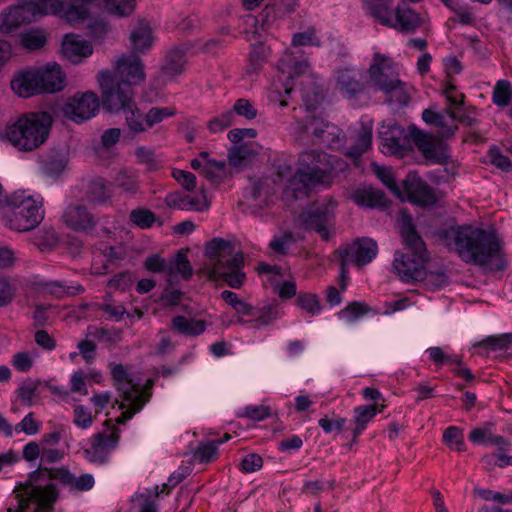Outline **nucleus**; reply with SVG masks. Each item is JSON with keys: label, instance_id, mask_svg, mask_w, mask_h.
<instances>
[{"label": "nucleus", "instance_id": "34", "mask_svg": "<svg viewBox=\"0 0 512 512\" xmlns=\"http://www.w3.org/2000/svg\"><path fill=\"white\" fill-rule=\"evenodd\" d=\"M191 48V44H183L172 49L166 56V63L163 67L164 73L171 77L181 74L186 64V54Z\"/></svg>", "mask_w": 512, "mask_h": 512}, {"label": "nucleus", "instance_id": "5", "mask_svg": "<svg viewBox=\"0 0 512 512\" xmlns=\"http://www.w3.org/2000/svg\"><path fill=\"white\" fill-rule=\"evenodd\" d=\"M64 456L65 451L59 448L38 451L39 464L34 470V512H54L59 496V490L53 482L56 480L54 472L60 467L48 465L61 462Z\"/></svg>", "mask_w": 512, "mask_h": 512}, {"label": "nucleus", "instance_id": "4", "mask_svg": "<svg viewBox=\"0 0 512 512\" xmlns=\"http://www.w3.org/2000/svg\"><path fill=\"white\" fill-rule=\"evenodd\" d=\"M206 255L209 258L206 268L211 280L221 278L234 289L244 284L246 275L243 272V254L236 252L231 242L214 238L206 246Z\"/></svg>", "mask_w": 512, "mask_h": 512}, {"label": "nucleus", "instance_id": "24", "mask_svg": "<svg viewBox=\"0 0 512 512\" xmlns=\"http://www.w3.org/2000/svg\"><path fill=\"white\" fill-rule=\"evenodd\" d=\"M335 88L345 98H353L364 89L363 75L361 71L344 67L335 73Z\"/></svg>", "mask_w": 512, "mask_h": 512}, {"label": "nucleus", "instance_id": "2", "mask_svg": "<svg viewBox=\"0 0 512 512\" xmlns=\"http://www.w3.org/2000/svg\"><path fill=\"white\" fill-rule=\"evenodd\" d=\"M346 163L335 155L316 150L300 154L298 168L286 182L283 199L291 202L308 196L311 188L324 181L327 175L345 170Z\"/></svg>", "mask_w": 512, "mask_h": 512}, {"label": "nucleus", "instance_id": "3", "mask_svg": "<svg viewBox=\"0 0 512 512\" xmlns=\"http://www.w3.org/2000/svg\"><path fill=\"white\" fill-rule=\"evenodd\" d=\"M399 228L405 252L395 253L393 267L402 281H419L424 276V264L428 259L426 246L405 212L401 213Z\"/></svg>", "mask_w": 512, "mask_h": 512}, {"label": "nucleus", "instance_id": "62", "mask_svg": "<svg viewBox=\"0 0 512 512\" xmlns=\"http://www.w3.org/2000/svg\"><path fill=\"white\" fill-rule=\"evenodd\" d=\"M426 354L438 366L443 364H460V358L457 355L449 354L441 347H430L426 350Z\"/></svg>", "mask_w": 512, "mask_h": 512}, {"label": "nucleus", "instance_id": "29", "mask_svg": "<svg viewBox=\"0 0 512 512\" xmlns=\"http://www.w3.org/2000/svg\"><path fill=\"white\" fill-rule=\"evenodd\" d=\"M64 223L76 231H88L93 228L94 220L85 207L81 205H70L63 213Z\"/></svg>", "mask_w": 512, "mask_h": 512}, {"label": "nucleus", "instance_id": "33", "mask_svg": "<svg viewBox=\"0 0 512 512\" xmlns=\"http://www.w3.org/2000/svg\"><path fill=\"white\" fill-rule=\"evenodd\" d=\"M54 473L56 480L69 488L88 491L94 486V477L91 474H82L79 477H75L65 466H61Z\"/></svg>", "mask_w": 512, "mask_h": 512}, {"label": "nucleus", "instance_id": "35", "mask_svg": "<svg viewBox=\"0 0 512 512\" xmlns=\"http://www.w3.org/2000/svg\"><path fill=\"white\" fill-rule=\"evenodd\" d=\"M280 317L281 316L277 305L266 304L262 307H256V315H254V319L245 321L240 317L238 318L237 322L242 325H251L255 328H259L261 326H267L271 324L273 321Z\"/></svg>", "mask_w": 512, "mask_h": 512}, {"label": "nucleus", "instance_id": "28", "mask_svg": "<svg viewBox=\"0 0 512 512\" xmlns=\"http://www.w3.org/2000/svg\"><path fill=\"white\" fill-rule=\"evenodd\" d=\"M118 436L112 432L111 434H98L92 445L84 451L85 458L95 464L104 463L115 448Z\"/></svg>", "mask_w": 512, "mask_h": 512}, {"label": "nucleus", "instance_id": "23", "mask_svg": "<svg viewBox=\"0 0 512 512\" xmlns=\"http://www.w3.org/2000/svg\"><path fill=\"white\" fill-rule=\"evenodd\" d=\"M410 140L411 146H416L425 159L432 163H443L446 161L447 154L441 143L437 142L428 134L423 133L415 127H410Z\"/></svg>", "mask_w": 512, "mask_h": 512}, {"label": "nucleus", "instance_id": "46", "mask_svg": "<svg viewBox=\"0 0 512 512\" xmlns=\"http://www.w3.org/2000/svg\"><path fill=\"white\" fill-rule=\"evenodd\" d=\"M58 15L71 25L83 24L90 19L89 10L84 5H66L64 3V8Z\"/></svg>", "mask_w": 512, "mask_h": 512}, {"label": "nucleus", "instance_id": "56", "mask_svg": "<svg viewBox=\"0 0 512 512\" xmlns=\"http://www.w3.org/2000/svg\"><path fill=\"white\" fill-rule=\"evenodd\" d=\"M230 171H228L226 162L224 160H215L207 157L205 177L213 182L220 181L226 177Z\"/></svg>", "mask_w": 512, "mask_h": 512}, {"label": "nucleus", "instance_id": "55", "mask_svg": "<svg viewBox=\"0 0 512 512\" xmlns=\"http://www.w3.org/2000/svg\"><path fill=\"white\" fill-rule=\"evenodd\" d=\"M369 311L367 305L361 302H352L338 312L339 319L347 323H355Z\"/></svg>", "mask_w": 512, "mask_h": 512}, {"label": "nucleus", "instance_id": "21", "mask_svg": "<svg viewBox=\"0 0 512 512\" xmlns=\"http://www.w3.org/2000/svg\"><path fill=\"white\" fill-rule=\"evenodd\" d=\"M402 195L401 200H408L420 206H430L436 202L433 189L413 173H409L403 181Z\"/></svg>", "mask_w": 512, "mask_h": 512}, {"label": "nucleus", "instance_id": "11", "mask_svg": "<svg viewBox=\"0 0 512 512\" xmlns=\"http://www.w3.org/2000/svg\"><path fill=\"white\" fill-rule=\"evenodd\" d=\"M0 208L6 211L10 229L24 232L32 228V194L29 190H17L6 197L0 184Z\"/></svg>", "mask_w": 512, "mask_h": 512}, {"label": "nucleus", "instance_id": "37", "mask_svg": "<svg viewBox=\"0 0 512 512\" xmlns=\"http://www.w3.org/2000/svg\"><path fill=\"white\" fill-rule=\"evenodd\" d=\"M67 158L60 153H53L39 161L41 173L49 178L59 177L67 167Z\"/></svg>", "mask_w": 512, "mask_h": 512}, {"label": "nucleus", "instance_id": "8", "mask_svg": "<svg viewBox=\"0 0 512 512\" xmlns=\"http://www.w3.org/2000/svg\"><path fill=\"white\" fill-rule=\"evenodd\" d=\"M337 202L331 197L307 205L298 216L299 225L314 232L324 241H329L335 233Z\"/></svg>", "mask_w": 512, "mask_h": 512}, {"label": "nucleus", "instance_id": "30", "mask_svg": "<svg viewBox=\"0 0 512 512\" xmlns=\"http://www.w3.org/2000/svg\"><path fill=\"white\" fill-rule=\"evenodd\" d=\"M32 501V473L28 474L27 480L20 483L13 490L10 499L8 512H31L30 504Z\"/></svg>", "mask_w": 512, "mask_h": 512}, {"label": "nucleus", "instance_id": "31", "mask_svg": "<svg viewBox=\"0 0 512 512\" xmlns=\"http://www.w3.org/2000/svg\"><path fill=\"white\" fill-rule=\"evenodd\" d=\"M457 113L446 109L442 112L435 111L432 108L425 109L422 113V119L427 124H432L439 129L444 135H450L454 132L453 124L456 122Z\"/></svg>", "mask_w": 512, "mask_h": 512}, {"label": "nucleus", "instance_id": "57", "mask_svg": "<svg viewBox=\"0 0 512 512\" xmlns=\"http://www.w3.org/2000/svg\"><path fill=\"white\" fill-rule=\"evenodd\" d=\"M512 98L511 84L507 80H499L494 89L492 100L493 103L500 107L509 105Z\"/></svg>", "mask_w": 512, "mask_h": 512}, {"label": "nucleus", "instance_id": "41", "mask_svg": "<svg viewBox=\"0 0 512 512\" xmlns=\"http://www.w3.org/2000/svg\"><path fill=\"white\" fill-rule=\"evenodd\" d=\"M371 142L372 128L368 126H362L357 133V138L354 145L347 150L346 154L350 158L357 159L370 148Z\"/></svg>", "mask_w": 512, "mask_h": 512}, {"label": "nucleus", "instance_id": "20", "mask_svg": "<svg viewBox=\"0 0 512 512\" xmlns=\"http://www.w3.org/2000/svg\"><path fill=\"white\" fill-rule=\"evenodd\" d=\"M65 86V74L59 64L48 63L42 68L34 70V94L56 93Z\"/></svg>", "mask_w": 512, "mask_h": 512}, {"label": "nucleus", "instance_id": "15", "mask_svg": "<svg viewBox=\"0 0 512 512\" xmlns=\"http://www.w3.org/2000/svg\"><path fill=\"white\" fill-rule=\"evenodd\" d=\"M278 76L273 82L274 91L282 98L293 90V79L308 69L306 60L297 61L291 52L286 51L278 62Z\"/></svg>", "mask_w": 512, "mask_h": 512}, {"label": "nucleus", "instance_id": "27", "mask_svg": "<svg viewBox=\"0 0 512 512\" xmlns=\"http://www.w3.org/2000/svg\"><path fill=\"white\" fill-rule=\"evenodd\" d=\"M167 206L173 209L185 211L202 212L209 207V203L203 192L198 194H190L183 192L170 193L165 198Z\"/></svg>", "mask_w": 512, "mask_h": 512}, {"label": "nucleus", "instance_id": "38", "mask_svg": "<svg viewBox=\"0 0 512 512\" xmlns=\"http://www.w3.org/2000/svg\"><path fill=\"white\" fill-rule=\"evenodd\" d=\"M384 409V404H373L370 406L361 405L354 409V422L356 424L354 428V435L361 434L366 425L376 416L377 413H381Z\"/></svg>", "mask_w": 512, "mask_h": 512}, {"label": "nucleus", "instance_id": "14", "mask_svg": "<svg viewBox=\"0 0 512 512\" xmlns=\"http://www.w3.org/2000/svg\"><path fill=\"white\" fill-rule=\"evenodd\" d=\"M34 111V148L42 145L48 139L54 118L60 110V104L55 97L43 96L36 101Z\"/></svg>", "mask_w": 512, "mask_h": 512}, {"label": "nucleus", "instance_id": "44", "mask_svg": "<svg viewBox=\"0 0 512 512\" xmlns=\"http://www.w3.org/2000/svg\"><path fill=\"white\" fill-rule=\"evenodd\" d=\"M86 195L91 202H104L111 196V189L102 178H96L87 183Z\"/></svg>", "mask_w": 512, "mask_h": 512}, {"label": "nucleus", "instance_id": "1", "mask_svg": "<svg viewBox=\"0 0 512 512\" xmlns=\"http://www.w3.org/2000/svg\"><path fill=\"white\" fill-rule=\"evenodd\" d=\"M441 239L449 251L456 253L465 263L501 270L503 242L494 229L475 225L452 226L441 232Z\"/></svg>", "mask_w": 512, "mask_h": 512}, {"label": "nucleus", "instance_id": "6", "mask_svg": "<svg viewBox=\"0 0 512 512\" xmlns=\"http://www.w3.org/2000/svg\"><path fill=\"white\" fill-rule=\"evenodd\" d=\"M369 82L383 92L389 102L406 105L410 100L407 86L399 78L392 58L375 52L369 67Z\"/></svg>", "mask_w": 512, "mask_h": 512}, {"label": "nucleus", "instance_id": "25", "mask_svg": "<svg viewBox=\"0 0 512 512\" xmlns=\"http://www.w3.org/2000/svg\"><path fill=\"white\" fill-rule=\"evenodd\" d=\"M31 19V3L12 6L1 14L0 29L4 33H14L22 26L29 25Z\"/></svg>", "mask_w": 512, "mask_h": 512}, {"label": "nucleus", "instance_id": "58", "mask_svg": "<svg viewBox=\"0 0 512 512\" xmlns=\"http://www.w3.org/2000/svg\"><path fill=\"white\" fill-rule=\"evenodd\" d=\"M251 155L252 152L246 145H236L229 149V166L238 170L245 165V163L249 160Z\"/></svg>", "mask_w": 512, "mask_h": 512}, {"label": "nucleus", "instance_id": "17", "mask_svg": "<svg viewBox=\"0 0 512 512\" xmlns=\"http://www.w3.org/2000/svg\"><path fill=\"white\" fill-rule=\"evenodd\" d=\"M378 253V245L371 238H359L339 249V256L344 264L363 266L371 262Z\"/></svg>", "mask_w": 512, "mask_h": 512}, {"label": "nucleus", "instance_id": "16", "mask_svg": "<svg viewBox=\"0 0 512 512\" xmlns=\"http://www.w3.org/2000/svg\"><path fill=\"white\" fill-rule=\"evenodd\" d=\"M99 99L94 92L77 93L61 108L66 118L81 123L94 117L99 110Z\"/></svg>", "mask_w": 512, "mask_h": 512}, {"label": "nucleus", "instance_id": "10", "mask_svg": "<svg viewBox=\"0 0 512 512\" xmlns=\"http://www.w3.org/2000/svg\"><path fill=\"white\" fill-rule=\"evenodd\" d=\"M366 6L379 23L400 32H414L423 23L421 16L406 5H399L392 10L391 4L367 1Z\"/></svg>", "mask_w": 512, "mask_h": 512}, {"label": "nucleus", "instance_id": "26", "mask_svg": "<svg viewBox=\"0 0 512 512\" xmlns=\"http://www.w3.org/2000/svg\"><path fill=\"white\" fill-rule=\"evenodd\" d=\"M62 53L71 63L78 64L93 53L92 44L77 34H67L62 41Z\"/></svg>", "mask_w": 512, "mask_h": 512}, {"label": "nucleus", "instance_id": "52", "mask_svg": "<svg viewBox=\"0 0 512 512\" xmlns=\"http://www.w3.org/2000/svg\"><path fill=\"white\" fill-rule=\"evenodd\" d=\"M373 170L380 181L398 198H402V189L397 184L393 172L385 166L373 165Z\"/></svg>", "mask_w": 512, "mask_h": 512}, {"label": "nucleus", "instance_id": "49", "mask_svg": "<svg viewBox=\"0 0 512 512\" xmlns=\"http://www.w3.org/2000/svg\"><path fill=\"white\" fill-rule=\"evenodd\" d=\"M87 29L88 35L96 43H102L111 31L109 24L101 17L90 18Z\"/></svg>", "mask_w": 512, "mask_h": 512}, {"label": "nucleus", "instance_id": "13", "mask_svg": "<svg viewBox=\"0 0 512 512\" xmlns=\"http://www.w3.org/2000/svg\"><path fill=\"white\" fill-rule=\"evenodd\" d=\"M274 194V180L264 178L252 182L244 191L241 202L243 212L259 215L262 209L272 203Z\"/></svg>", "mask_w": 512, "mask_h": 512}, {"label": "nucleus", "instance_id": "48", "mask_svg": "<svg viewBox=\"0 0 512 512\" xmlns=\"http://www.w3.org/2000/svg\"><path fill=\"white\" fill-rule=\"evenodd\" d=\"M260 19L249 15L246 18V23L248 25L255 27V34H260V30L266 31L270 24L275 20L276 18V9L272 6H267L260 14Z\"/></svg>", "mask_w": 512, "mask_h": 512}, {"label": "nucleus", "instance_id": "42", "mask_svg": "<svg viewBox=\"0 0 512 512\" xmlns=\"http://www.w3.org/2000/svg\"><path fill=\"white\" fill-rule=\"evenodd\" d=\"M180 275L183 279H188L192 275L190 263L183 253H178L168 264L167 277L170 283L173 282L176 275Z\"/></svg>", "mask_w": 512, "mask_h": 512}, {"label": "nucleus", "instance_id": "45", "mask_svg": "<svg viewBox=\"0 0 512 512\" xmlns=\"http://www.w3.org/2000/svg\"><path fill=\"white\" fill-rule=\"evenodd\" d=\"M230 439L229 434H225L224 438L217 441H208L198 446L194 453V458L201 463L210 462L217 457V450L220 444Z\"/></svg>", "mask_w": 512, "mask_h": 512}, {"label": "nucleus", "instance_id": "51", "mask_svg": "<svg viewBox=\"0 0 512 512\" xmlns=\"http://www.w3.org/2000/svg\"><path fill=\"white\" fill-rule=\"evenodd\" d=\"M12 90L20 97L32 96V71L26 70L18 74L11 82Z\"/></svg>", "mask_w": 512, "mask_h": 512}, {"label": "nucleus", "instance_id": "63", "mask_svg": "<svg viewBox=\"0 0 512 512\" xmlns=\"http://www.w3.org/2000/svg\"><path fill=\"white\" fill-rule=\"evenodd\" d=\"M176 110L172 107H152L146 113V122L148 130L154 125L162 122L164 119L173 117Z\"/></svg>", "mask_w": 512, "mask_h": 512}, {"label": "nucleus", "instance_id": "9", "mask_svg": "<svg viewBox=\"0 0 512 512\" xmlns=\"http://www.w3.org/2000/svg\"><path fill=\"white\" fill-rule=\"evenodd\" d=\"M294 133L303 144H320L329 148L340 147L343 140L342 132L336 125L314 116L297 121Z\"/></svg>", "mask_w": 512, "mask_h": 512}, {"label": "nucleus", "instance_id": "7", "mask_svg": "<svg viewBox=\"0 0 512 512\" xmlns=\"http://www.w3.org/2000/svg\"><path fill=\"white\" fill-rule=\"evenodd\" d=\"M111 374L114 385L122 398L119 408L123 412L117 418V421L118 423H125L149 401V388L142 386L140 381L128 374L122 365L113 366Z\"/></svg>", "mask_w": 512, "mask_h": 512}, {"label": "nucleus", "instance_id": "53", "mask_svg": "<svg viewBox=\"0 0 512 512\" xmlns=\"http://www.w3.org/2000/svg\"><path fill=\"white\" fill-rule=\"evenodd\" d=\"M107 12L120 17L129 16L135 9V0H101Z\"/></svg>", "mask_w": 512, "mask_h": 512}, {"label": "nucleus", "instance_id": "60", "mask_svg": "<svg viewBox=\"0 0 512 512\" xmlns=\"http://www.w3.org/2000/svg\"><path fill=\"white\" fill-rule=\"evenodd\" d=\"M64 8L62 0H34V17L36 15H58Z\"/></svg>", "mask_w": 512, "mask_h": 512}, {"label": "nucleus", "instance_id": "59", "mask_svg": "<svg viewBox=\"0 0 512 512\" xmlns=\"http://www.w3.org/2000/svg\"><path fill=\"white\" fill-rule=\"evenodd\" d=\"M443 442L452 450L464 451V435L463 431L456 427L450 426L443 433Z\"/></svg>", "mask_w": 512, "mask_h": 512}, {"label": "nucleus", "instance_id": "64", "mask_svg": "<svg viewBox=\"0 0 512 512\" xmlns=\"http://www.w3.org/2000/svg\"><path fill=\"white\" fill-rule=\"evenodd\" d=\"M268 54V48L263 44H255L251 48L249 57L248 73L256 72L258 67L265 62Z\"/></svg>", "mask_w": 512, "mask_h": 512}, {"label": "nucleus", "instance_id": "47", "mask_svg": "<svg viewBox=\"0 0 512 512\" xmlns=\"http://www.w3.org/2000/svg\"><path fill=\"white\" fill-rule=\"evenodd\" d=\"M475 347H484L492 351H506L512 349V334L505 333L496 336H488L475 344Z\"/></svg>", "mask_w": 512, "mask_h": 512}, {"label": "nucleus", "instance_id": "39", "mask_svg": "<svg viewBox=\"0 0 512 512\" xmlns=\"http://www.w3.org/2000/svg\"><path fill=\"white\" fill-rule=\"evenodd\" d=\"M175 330L186 336H198L206 329V323L203 320L191 319L185 316H176L172 320Z\"/></svg>", "mask_w": 512, "mask_h": 512}, {"label": "nucleus", "instance_id": "12", "mask_svg": "<svg viewBox=\"0 0 512 512\" xmlns=\"http://www.w3.org/2000/svg\"><path fill=\"white\" fill-rule=\"evenodd\" d=\"M98 82L102 91V103L111 112L124 111L131 107L133 100L132 89L116 81L110 71H101Z\"/></svg>", "mask_w": 512, "mask_h": 512}, {"label": "nucleus", "instance_id": "43", "mask_svg": "<svg viewBox=\"0 0 512 512\" xmlns=\"http://www.w3.org/2000/svg\"><path fill=\"white\" fill-rule=\"evenodd\" d=\"M353 199L358 205L369 208L381 206L384 204L383 193L373 188L357 190L354 193Z\"/></svg>", "mask_w": 512, "mask_h": 512}, {"label": "nucleus", "instance_id": "19", "mask_svg": "<svg viewBox=\"0 0 512 512\" xmlns=\"http://www.w3.org/2000/svg\"><path fill=\"white\" fill-rule=\"evenodd\" d=\"M114 79L131 88L145 79L144 67L140 58L134 54L123 55L115 63Z\"/></svg>", "mask_w": 512, "mask_h": 512}, {"label": "nucleus", "instance_id": "32", "mask_svg": "<svg viewBox=\"0 0 512 512\" xmlns=\"http://www.w3.org/2000/svg\"><path fill=\"white\" fill-rule=\"evenodd\" d=\"M152 28L146 21H140L130 34L131 48L134 52L145 53L154 42Z\"/></svg>", "mask_w": 512, "mask_h": 512}, {"label": "nucleus", "instance_id": "18", "mask_svg": "<svg viewBox=\"0 0 512 512\" xmlns=\"http://www.w3.org/2000/svg\"><path fill=\"white\" fill-rule=\"evenodd\" d=\"M381 151L384 154L404 158L412 152L410 128L405 131L398 125L389 126L381 133Z\"/></svg>", "mask_w": 512, "mask_h": 512}, {"label": "nucleus", "instance_id": "54", "mask_svg": "<svg viewBox=\"0 0 512 512\" xmlns=\"http://www.w3.org/2000/svg\"><path fill=\"white\" fill-rule=\"evenodd\" d=\"M32 405V383L25 381L16 391V398L13 400L11 411L14 413L21 412L22 407H30Z\"/></svg>", "mask_w": 512, "mask_h": 512}, {"label": "nucleus", "instance_id": "61", "mask_svg": "<svg viewBox=\"0 0 512 512\" xmlns=\"http://www.w3.org/2000/svg\"><path fill=\"white\" fill-rule=\"evenodd\" d=\"M63 432L64 429L60 427L51 433L45 434L39 444L34 443V461L37 460L38 451L58 448Z\"/></svg>", "mask_w": 512, "mask_h": 512}, {"label": "nucleus", "instance_id": "40", "mask_svg": "<svg viewBox=\"0 0 512 512\" xmlns=\"http://www.w3.org/2000/svg\"><path fill=\"white\" fill-rule=\"evenodd\" d=\"M36 293L61 297L69 293V291L59 281H51L39 275H34V294Z\"/></svg>", "mask_w": 512, "mask_h": 512}, {"label": "nucleus", "instance_id": "50", "mask_svg": "<svg viewBox=\"0 0 512 512\" xmlns=\"http://www.w3.org/2000/svg\"><path fill=\"white\" fill-rule=\"evenodd\" d=\"M13 431L16 433L24 432L26 434L32 433V412L26 414L24 419L16 424L13 428L7 419L0 414V432H2L5 436L11 437L13 435Z\"/></svg>", "mask_w": 512, "mask_h": 512}, {"label": "nucleus", "instance_id": "36", "mask_svg": "<svg viewBox=\"0 0 512 512\" xmlns=\"http://www.w3.org/2000/svg\"><path fill=\"white\" fill-rule=\"evenodd\" d=\"M128 134L132 137L148 131L146 114H143L136 106L135 102L131 103V107L123 111Z\"/></svg>", "mask_w": 512, "mask_h": 512}, {"label": "nucleus", "instance_id": "22", "mask_svg": "<svg viewBox=\"0 0 512 512\" xmlns=\"http://www.w3.org/2000/svg\"><path fill=\"white\" fill-rule=\"evenodd\" d=\"M6 137L19 151L32 150V113H25L17 121L8 125Z\"/></svg>", "mask_w": 512, "mask_h": 512}]
</instances>
